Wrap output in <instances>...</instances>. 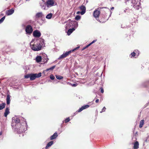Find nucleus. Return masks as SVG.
Masks as SVG:
<instances>
[{
    "label": "nucleus",
    "instance_id": "obj_1",
    "mask_svg": "<svg viewBox=\"0 0 149 149\" xmlns=\"http://www.w3.org/2000/svg\"><path fill=\"white\" fill-rule=\"evenodd\" d=\"M20 125V127H19V128H18V127H16L15 130V131H17V133L19 134L24 132L27 130V122L25 120H24Z\"/></svg>",
    "mask_w": 149,
    "mask_h": 149
},
{
    "label": "nucleus",
    "instance_id": "obj_2",
    "mask_svg": "<svg viewBox=\"0 0 149 149\" xmlns=\"http://www.w3.org/2000/svg\"><path fill=\"white\" fill-rule=\"evenodd\" d=\"M32 40L30 43V46L31 49L34 51H38L41 49V46L38 42L36 41Z\"/></svg>",
    "mask_w": 149,
    "mask_h": 149
},
{
    "label": "nucleus",
    "instance_id": "obj_3",
    "mask_svg": "<svg viewBox=\"0 0 149 149\" xmlns=\"http://www.w3.org/2000/svg\"><path fill=\"white\" fill-rule=\"evenodd\" d=\"M22 118L20 117H19L18 118V117H13L12 118V122L13 123L15 122V126L16 127H18V128L19 127H20V124H21V123L22 122L24 121V120H25L24 118H23V120H20Z\"/></svg>",
    "mask_w": 149,
    "mask_h": 149
},
{
    "label": "nucleus",
    "instance_id": "obj_4",
    "mask_svg": "<svg viewBox=\"0 0 149 149\" xmlns=\"http://www.w3.org/2000/svg\"><path fill=\"white\" fill-rule=\"evenodd\" d=\"M80 47L78 46L74 49L70 50L69 51L65 53H64L63 54L61 55L58 58V59L61 60V59H63L68 56L71 53L74 51L75 50L78 49Z\"/></svg>",
    "mask_w": 149,
    "mask_h": 149
},
{
    "label": "nucleus",
    "instance_id": "obj_5",
    "mask_svg": "<svg viewBox=\"0 0 149 149\" xmlns=\"http://www.w3.org/2000/svg\"><path fill=\"white\" fill-rule=\"evenodd\" d=\"M42 73L41 72L37 74V73L30 74V80H33L36 78H39L41 76Z\"/></svg>",
    "mask_w": 149,
    "mask_h": 149
},
{
    "label": "nucleus",
    "instance_id": "obj_6",
    "mask_svg": "<svg viewBox=\"0 0 149 149\" xmlns=\"http://www.w3.org/2000/svg\"><path fill=\"white\" fill-rule=\"evenodd\" d=\"M100 14V12L99 10L98 9H95L93 13V16L95 18L96 20H98V17Z\"/></svg>",
    "mask_w": 149,
    "mask_h": 149
},
{
    "label": "nucleus",
    "instance_id": "obj_7",
    "mask_svg": "<svg viewBox=\"0 0 149 149\" xmlns=\"http://www.w3.org/2000/svg\"><path fill=\"white\" fill-rule=\"evenodd\" d=\"M54 1L53 0H48L46 2L45 4L47 7L49 8L54 6Z\"/></svg>",
    "mask_w": 149,
    "mask_h": 149
},
{
    "label": "nucleus",
    "instance_id": "obj_8",
    "mask_svg": "<svg viewBox=\"0 0 149 149\" xmlns=\"http://www.w3.org/2000/svg\"><path fill=\"white\" fill-rule=\"evenodd\" d=\"M25 30L26 33L29 34H31L33 31L32 27L30 25H28L26 26Z\"/></svg>",
    "mask_w": 149,
    "mask_h": 149
},
{
    "label": "nucleus",
    "instance_id": "obj_9",
    "mask_svg": "<svg viewBox=\"0 0 149 149\" xmlns=\"http://www.w3.org/2000/svg\"><path fill=\"white\" fill-rule=\"evenodd\" d=\"M36 61L38 63L40 61H43V63H45L47 62V60L46 59L44 60V59L43 58H42L41 56H37L36 58Z\"/></svg>",
    "mask_w": 149,
    "mask_h": 149
},
{
    "label": "nucleus",
    "instance_id": "obj_10",
    "mask_svg": "<svg viewBox=\"0 0 149 149\" xmlns=\"http://www.w3.org/2000/svg\"><path fill=\"white\" fill-rule=\"evenodd\" d=\"M74 24V26L75 28H77L78 26V23L76 21H71L69 24H66V27H68H68H70L71 26V24Z\"/></svg>",
    "mask_w": 149,
    "mask_h": 149
},
{
    "label": "nucleus",
    "instance_id": "obj_11",
    "mask_svg": "<svg viewBox=\"0 0 149 149\" xmlns=\"http://www.w3.org/2000/svg\"><path fill=\"white\" fill-rule=\"evenodd\" d=\"M33 35L35 37H39L41 36V34L39 31L36 30L33 31Z\"/></svg>",
    "mask_w": 149,
    "mask_h": 149
},
{
    "label": "nucleus",
    "instance_id": "obj_12",
    "mask_svg": "<svg viewBox=\"0 0 149 149\" xmlns=\"http://www.w3.org/2000/svg\"><path fill=\"white\" fill-rule=\"evenodd\" d=\"M79 8L81 10V15H84L86 12V8L85 6L84 5H82L79 7Z\"/></svg>",
    "mask_w": 149,
    "mask_h": 149
},
{
    "label": "nucleus",
    "instance_id": "obj_13",
    "mask_svg": "<svg viewBox=\"0 0 149 149\" xmlns=\"http://www.w3.org/2000/svg\"><path fill=\"white\" fill-rule=\"evenodd\" d=\"M56 66H53L52 67H50V68H48L46 69V70H44L42 73L44 74H45L46 73V72L49 71V72H50V71H52L53 70V69Z\"/></svg>",
    "mask_w": 149,
    "mask_h": 149
},
{
    "label": "nucleus",
    "instance_id": "obj_14",
    "mask_svg": "<svg viewBox=\"0 0 149 149\" xmlns=\"http://www.w3.org/2000/svg\"><path fill=\"white\" fill-rule=\"evenodd\" d=\"M14 12V10L13 8H12L10 10H9L6 11V14L8 16L12 14Z\"/></svg>",
    "mask_w": 149,
    "mask_h": 149
},
{
    "label": "nucleus",
    "instance_id": "obj_15",
    "mask_svg": "<svg viewBox=\"0 0 149 149\" xmlns=\"http://www.w3.org/2000/svg\"><path fill=\"white\" fill-rule=\"evenodd\" d=\"M89 107V105H85L82 106L77 111L78 112H80L83 110L88 108Z\"/></svg>",
    "mask_w": 149,
    "mask_h": 149
},
{
    "label": "nucleus",
    "instance_id": "obj_16",
    "mask_svg": "<svg viewBox=\"0 0 149 149\" xmlns=\"http://www.w3.org/2000/svg\"><path fill=\"white\" fill-rule=\"evenodd\" d=\"M9 109L8 107H6L5 109V111L4 113V116L6 117L7 115L9 113Z\"/></svg>",
    "mask_w": 149,
    "mask_h": 149
},
{
    "label": "nucleus",
    "instance_id": "obj_17",
    "mask_svg": "<svg viewBox=\"0 0 149 149\" xmlns=\"http://www.w3.org/2000/svg\"><path fill=\"white\" fill-rule=\"evenodd\" d=\"M58 136L57 133L56 132L52 135L50 137V140H52L55 139Z\"/></svg>",
    "mask_w": 149,
    "mask_h": 149
},
{
    "label": "nucleus",
    "instance_id": "obj_18",
    "mask_svg": "<svg viewBox=\"0 0 149 149\" xmlns=\"http://www.w3.org/2000/svg\"><path fill=\"white\" fill-rule=\"evenodd\" d=\"M41 46V48L42 47H44L45 46V43L44 40L43 39H41L40 40L39 42H38Z\"/></svg>",
    "mask_w": 149,
    "mask_h": 149
},
{
    "label": "nucleus",
    "instance_id": "obj_19",
    "mask_svg": "<svg viewBox=\"0 0 149 149\" xmlns=\"http://www.w3.org/2000/svg\"><path fill=\"white\" fill-rule=\"evenodd\" d=\"M10 96L9 95H7L6 99L7 104L8 105L10 102Z\"/></svg>",
    "mask_w": 149,
    "mask_h": 149
},
{
    "label": "nucleus",
    "instance_id": "obj_20",
    "mask_svg": "<svg viewBox=\"0 0 149 149\" xmlns=\"http://www.w3.org/2000/svg\"><path fill=\"white\" fill-rule=\"evenodd\" d=\"M133 148L134 149H137L139 148V143L138 141H136L134 144Z\"/></svg>",
    "mask_w": 149,
    "mask_h": 149
},
{
    "label": "nucleus",
    "instance_id": "obj_21",
    "mask_svg": "<svg viewBox=\"0 0 149 149\" xmlns=\"http://www.w3.org/2000/svg\"><path fill=\"white\" fill-rule=\"evenodd\" d=\"M75 29L74 28H73L71 29H69L67 32L68 35L69 36L70 35V34L74 31L75 30Z\"/></svg>",
    "mask_w": 149,
    "mask_h": 149
},
{
    "label": "nucleus",
    "instance_id": "obj_22",
    "mask_svg": "<svg viewBox=\"0 0 149 149\" xmlns=\"http://www.w3.org/2000/svg\"><path fill=\"white\" fill-rule=\"evenodd\" d=\"M53 141H51L49 142L45 147V148L47 149L48 147L51 146L53 144Z\"/></svg>",
    "mask_w": 149,
    "mask_h": 149
},
{
    "label": "nucleus",
    "instance_id": "obj_23",
    "mask_svg": "<svg viewBox=\"0 0 149 149\" xmlns=\"http://www.w3.org/2000/svg\"><path fill=\"white\" fill-rule=\"evenodd\" d=\"M43 16V14L42 12L38 13L36 15V17L38 18L42 17Z\"/></svg>",
    "mask_w": 149,
    "mask_h": 149
},
{
    "label": "nucleus",
    "instance_id": "obj_24",
    "mask_svg": "<svg viewBox=\"0 0 149 149\" xmlns=\"http://www.w3.org/2000/svg\"><path fill=\"white\" fill-rule=\"evenodd\" d=\"M6 105L5 103H3L0 104V110H1L5 108Z\"/></svg>",
    "mask_w": 149,
    "mask_h": 149
},
{
    "label": "nucleus",
    "instance_id": "obj_25",
    "mask_svg": "<svg viewBox=\"0 0 149 149\" xmlns=\"http://www.w3.org/2000/svg\"><path fill=\"white\" fill-rule=\"evenodd\" d=\"M144 124V120H141L140 122V124L139 127L140 128H141Z\"/></svg>",
    "mask_w": 149,
    "mask_h": 149
},
{
    "label": "nucleus",
    "instance_id": "obj_26",
    "mask_svg": "<svg viewBox=\"0 0 149 149\" xmlns=\"http://www.w3.org/2000/svg\"><path fill=\"white\" fill-rule=\"evenodd\" d=\"M52 16V14L50 13L48 14L46 17L48 19H50L51 18Z\"/></svg>",
    "mask_w": 149,
    "mask_h": 149
},
{
    "label": "nucleus",
    "instance_id": "obj_27",
    "mask_svg": "<svg viewBox=\"0 0 149 149\" xmlns=\"http://www.w3.org/2000/svg\"><path fill=\"white\" fill-rule=\"evenodd\" d=\"M56 78L58 79H63V77L61 75H56Z\"/></svg>",
    "mask_w": 149,
    "mask_h": 149
},
{
    "label": "nucleus",
    "instance_id": "obj_28",
    "mask_svg": "<svg viewBox=\"0 0 149 149\" xmlns=\"http://www.w3.org/2000/svg\"><path fill=\"white\" fill-rule=\"evenodd\" d=\"M24 78L26 79H28L29 78L30 79V74H27L24 76Z\"/></svg>",
    "mask_w": 149,
    "mask_h": 149
},
{
    "label": "nucleus",
    "instance_id": "obj_29",
    "mask_svg": "<svg viewBox=\"0 0 149 149\" xmlns=\"http://www.w3.org/2000/svg\"><path fill=\"white\" fill-rule=\"evenodd\" d=\"M81 18V16L79 15H77L75 17V19L77 20H79Z\"/></svg>",
    "mask_w": 149,
    "mask_h": 149
},
{
    "label": "nucleus",
    "instance_id": "obj_30",
    "mask_svg": "<svg viewBox=\"0 0 149 149\" xmlns=\"http://www.w3.org/2000/svg\"><path fill=\"white\" fill-rule=\"evenodd\" d=\"M5 16L3 17L0 20V24L5 19Z\"/></svg>",
    "mask_w": 149,
    "mask_h": 149
},
{
    "label": "nucleus",
    "instance_id": "obj_31",
    "mask_svg": "<svg viewBox=\"0 0 149 149\" xmlns=\"http://www.w3.org/2000/svg\"><path fill=\"white\" fill-rule=\"evenodd\" d=\"M70 120V119L69 117L67 118L65 120V123H67L69 122Z\"/></svg>",
    "mask_w": 149,
    "mask_h": 149
},
{
    "label": "nucleus",
    "instance_id": "obj_32",
    "mask_svg": "<svg viewBox=\"0 0 149 149\" xmlns=\"http://www.w3.org/2000/svg\"><path fill=\"white\" fill-rule=\"evenodd\" d=\"M136 54L134 52H133L131 53V58H132V57H134L135 55Z\"/></svg>",
    "mask_w": 149,
    "mask_h": 149
},
{
    "label": "nucleus",
    "instance_id": "obj_33",
    "mask_svg": "<svg viewBox=\"0 0 149 149\" xmlns=\"http://www.w3.org/2000/svg\"><path fill=\"white\" fill-rule=\"evenodd\" d=\"M106 109V108L105 107H104L102 108V111L100 112V113H102V112L105 111V110Z\"/></svg>",
    "mask_w": 149,
    "mask_h": 149
},
{
    "label": "nucleus",
    "instance_id": "obj_34",
    "mask_svg": "<svg viewBox=\"0 0 149 149\" xmlns=\"http://www.w3.org/2000/svg\"><path fill=\"white\" fill-rule=\"evenodd\" d=\"M50 78L52 80H53L54 79L55 77L53 74H51L50 75Z\"/></svg>",
    "mask_w": 149,
    "mask_h": 149
},
{
    "label": "nucleus",
    "instance_id": "obj_35",
    "mask_svg": "<svg viewBox=\"0 0 149 149\" xmlns=\"http://www.w3.org/2000/svg\"><path fill=\"white\" fill-rule=\"evenodd\" d=\"M24 68L25 69H26V70H29V66L27 65V66H25V67H24Z\"/></svg>",
    "mask_w": 149,
    "mask_h": 149
},
{
    "label": "nucleus",
    "instance_id": "obj_36",
    "mask_svg": "<svg viewBox=\"0 0 149 149\" xmlns=\"http://www.w3.org/2000/svg\"><path fill=\"white\" fill-rule=\"evenodd\" d=\"M89 46H90V45L89 44L88 45H86L85 47H84L82 49V50H84L85 49H86L88 47H89Z\"/></svg>",
    "mask_w": 149,
    "mask_h": 149
},
{
    "label": "nucleus",
    "instance_id": "obj_37",
    "mask_svg": "<svg viewBox=\"0 0 149 149\" xmlns=\"http://www.w3.org/2000/svg\"><path fill=\"white\" fill-rule=\"evenodd\" d=\"M96 41V40H94L92 42L89 44V45L90 46L91 45L94 43Z\"/></svg>",
    "mask_w": 149,
    "mask_h": 149
},
{
    "label": "nucleus",
    "instance_id": "obj_38",
    "mask_svg": "<svg viewBox=\"0 0 149 149\" xmlns=\"http://www.w3.org/2000/svg\"><path fill=\"white\" fill-rule=\"evenodd\" d=\"M101 93H103L104 92V90H103V88H101Z\"/></svg>",
    "mask_w": 149,
    "mask_h": 149
},
{
    "label": "nucleus",
    "instance_id": "obj_39",
    "mask_svg": "<svg viewBox=\"0 0 149 149\" xmlns=\"http://www.w3.org/2000/svg\"><path fill=\"white\" fill-rule=\"evenodd\" d=\"M42 8L44 10H45L46 9V7L43 6L42 7Z\"/></svg>",
    "mask_w": 149,
    "mask_h": 149
},
{
    "label": "nucleus",
    "instance_id": "obj_40",
    "mask_svg": "<svg viewBox=\"0 0 149 149\" xmlns=\"http://www.w3.org/2000/svg\"><path fill=\"white\" fill-rule=\"evenodd\" d=\"M72 86H77V84H73Z\"/></svg>",
    "mask_w": 149,
    "mask_h": 149
},
{
    "label": "nucleus",
    "instance_id": "obj_41",
    "mask_svg": "<svg viewBox=\"0 0 149 149\" xmlns=\"http://www.w3.org/2000/svg\"><path fill=\"white\" fill-rule=\"evenodd\" d=\"M140 8V6H138L137 8H136V9L139 10Z\"/></svg>",
    "mask_w": 149,
    "mask_h": 149
},
{
    "label": "nucleus",
    "instance_id": "obj_42",
    "mask_svg": "<svg viewBox=\"0 0 149 149\" xmlns=\"http://www.w3.org/2000/svg\"><path fill=\"white\" fill-rule=\"evenodd\" d=\"M77 14H81V12L78 11V12H77Z\"/></svg>",
    "mask_w": 149,
    "mask_h": 149
},
{
    "label": "nucleus",
    "instance_id": "obj_43",
    "mask_svg": "<svg viewBox=\"0 0 149 149\" xmlns=\"http://www.w3.org/2000/svg\"><path fill=\"white\" fill-rule=\"evenodd\" d=\"M99 99H97L96 100H95V102L96 103H98V102H99Z\"/></svg>",
    "mask_w": 149,
    "mask_h": 149
},
{
    "label": "nucleus",
    "instance_id": "obj_44",
    "mask_svg": "<svg viewBox=\"0 0 149 149\" xmlns=\"http://www.w3.org/2000/svg\"><path fill=\"white\" fill-rule=\"evenodd\" d=\"M2 131H0V136H1L2 135Z\"/></svg>",
    "mask_w": 149,
    "mask_h": 149
},
{
    "label": "nucleus",
    "instance_id": "obj_45",
    "mask_svg": "<svg viewBox=\"0 0 149 149\" xmlns=\"http://www.w3.org/2000/svg\"><path fill=\"white\" fill-rule=\"evenodd\" d=\"M114 9V7H111V10H113Z\"/></svg>",
    "mask_w": 149,
    "mask_h": 149
},
{
    "label": "nucleus",
    "instance_id": "obj_46",
    "mask_svg": "<svg viewBox=\"0 0 149 149\" xmlns=\"http://www.w3.org/2000/svg\"><path fill=\"white\" fill-rule=\"evenodd\" d=\"M105 66H104V70H103V71H104L105 70Z\"/></svg>",
    "mask_w": 149,
    "mask_h": 149
},
{
    "label": "nucleus",
    "instance_id": "obj_47",
    "mask_svg": "<svg viewBox=\"0 0 149 149\" xmlns=\"http://www.w3.org/2000/svg\"><path fill=\"white\" fill-rule=\"evenodd\" d=\"M137 132H136L135 133V136L136 135V134L137 135Z\"/></svg>",
    "mask_w": 149,
    "mask_h": 149
},
{
    "label": "nucleus",
    "instance_id": "obj_48",
    "mask_svg": "<svg viewBox=\"0 0 149 149\" xmlns=\"http://www.w3.org/2000/svg\"><path fill=\"white\" fill-rule=\"evenodd\" d=\"M12 126H14V125L13 124V123L12 124Z\"/></svg>",
    "mask_w": 149,
    "mask_h": 149
},
{
    "label": "nucleus",
    "instance_id": "obj_49",
    "mask_svg": "<svg viewBox=\"0 0 149 149\" xmlns=\"http://www.w3.org/2000/svg\"><path fill=\"white\" fill-rule=\"evenodd\" d=\"M102 73H103V72H102V74H101V76H102Z\"/></svg>",
    "mask_w": 149,
    "mask_h": 149
},
{
    "label": "nucleus",
    "instance_id": "obj_50",
    "mask_svg": "<svg viewBox=\"0 0 149 149\" xmlns=\"http://www.w3.org/2000/svg\"><path fill=\"white\" fill-rule=\"evenodd\" d=\"M25 72H26V70H25Z\"/></svg>",
    "mask_w": 149,
    "mask_h": 149
},
{
    "label": "nucleus",
    "instance_id": "obj_51",
    "mask_svg": "<svg viewBox=\"0 0 149 149\" xmlns=\"http://www.w3.org/2000/svg\"><path fill=\"white\" fill-rule=\"evenodd\" d=\"M23 135H23V134H22V136H23Z\"/></svg>",
    "mask_w": 149,
    "mask_h": 149
}]
</instances>
